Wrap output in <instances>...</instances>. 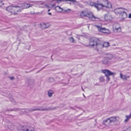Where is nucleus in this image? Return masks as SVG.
I'll return each instance as SVG.
<instances>
[{
	"label": "nucleus",
	"instance_id": "f257e3e1",
	"mask_svg": "<svg viewBox=\"0 0 131 131\" xmlns=\"http://www.w3.org/2000/svg\"><path fill=\"white\" fill-rule=\"evenodd\" d=\"M110 44L108 42L102 43L100 42L98 39L95 38H91L89 44V46H92L97 51L103 47H107Z\"/></svg>",
	"mask_w": 131,
	"mask_h": 131
},
{
	"label": "nucleus",
	"instance_id": "1a4fd4ad",
	"mask_svg": "<svg viewBox=\"0 0 131 131\" xmlns=\"http://www.w3.org/2000/svg\"><path fill=\"white\" fill-rule=\"evenodd\" d=\"M13 5L11 6H9L7 7L6 8V10H7L9 12H10L12 14H16V12L13 11V9H14ZM15 9V8L14 9Z\"/></svg>",
	"mask_w": 131,
	"mask_h": 131
},
{
	"label": "nucleus",
	"instance_id": "f704fd0d",
	"mask_svg": "<svg viewBox=\"0 0 131 131\" xmlns=\"http://www.w3.org/2000/svg\"><path fill=\"white\" fill-rule=\"evenodd\" d=\"M63 11H64V12H67V10H63Z\"/></svg>",
	"mask_w": 131,
	"mask_h": 131
},
{
	"label": "nucleus",
	"instance_id": "6ab92c4d",
	"mask_svg": "<svg viewBox=\"0 0 131 131\" xmlns=\"http://www.w3.org/2000/svg\"><path fill=\"white\" fill-rule=\"evenodd\" d=\"M87 14L88 13H86V12H82L81 13L80 16L82 17L87 16Z\"/></svg>",
	"mask_w": 131,
	"mask_h": 131
},
{
	"label": "nucleus",
	"instance_id": "c756f323",
	"mask_svg": "<svg viewBox=\"0 0 131 131\" xmlns=\"http://www.w3.org/2000/svg\"><path fill=\"white\" fill-rule=\"evenodd\" d=\"M67 1H70L73 3H76L77 2L75 0H67Z\"/></svg>",
	"mask_w": 131,
	"mask_h": 131
},
{
	"label": "nucleus",
	"instance_id": "58836bf2",
	"mask_svg": "<svg viewBox=\"0 0 131 131\" xmlns=\"http://www.w3.org/2000/svg\"><path fill=\"white\" fill-rule=\"evenodd\" d=\"M46 110V109H42V111H43V110Z\"/></svg>",
	"mask_w": 131,
	"mask_h": 131
},
{
	"label": "nucleus",
	"instance_id": "aec40b11",
	"mask_svg": "<svg viewBox=\"0 0 131 131\" xmlns=\"http://www.w3.org/2000/svg\"><path fill=\"white\" fill-rule=\"evenodd\" d=\"M48 95L49 97L52 96V95L53 93V91L52 90H49L48 91Z\"/></svg>",
	"mask_w": 131,
	"mask_h": 131
},
{
	"label": "nucleus",
	"instance_id": "a19ab883",
	"mask_svg": "<svg viewBox=\"0 0 131 131\" xmlns=\"http://www.w3.org/2000/svg\"><path fill=\"white\" fill-rule=\"evenodd\" d=\"M50 10V9H48V12Z\"/></svg>",
	"mask_w": 131,
	"mask_h": 131
},
{
	"label": "nucleus",
	"instance_id": "a878e982",
	"mask_svg": "<svg viewBox=\"0 0 131 131\" xmlns=\"http://www.w3.org/2000/svg\"><path fill=\"white\" fill-rule=\"evenodd\" d=\"M100 81L102 82L104 81L105 79L104 78V77H101L100 79Z\"/></svg>",
	"mask_w": 131,
	"mask_h": 131
},
{
	"label": "nucleus",
	"instance_id": "393cba45",
	"mask_svg": "<svg viewBox=\"0 0 131 131\" xmlns=\"http://www.w3.org/2000/svg\"><path fill=\"white\" fill-rule=\"evenodd\" d=\"M69 39L71 42L72 43L74 42V40L73 37L69 38Z\"/></svg>",
	"mask_w": 131,
	"mask_h": 131
},
{
	"label": "nucleus",
	"instance_id": "cd10ccee",
	"mask_svg": "<svg viewBox=\"0 0 131 131\" xmlns=\"http://www.w3.org/2000/svg\"><path fill=\"white\" fill-rule=\"evenodd\" d=\"M49 81L51 82H53L54 81V80L53 78H51L49 79Z\"/></svg>",
	"mask_w": 131,
	"mask_h": 131
},
{
	"label": "nucleus",
	"instance_id": "2f4dec72",
	"mask_svg": "<svg viewBox=\"0 0 131 131\" xmlns=\"http://www.w3.org/2000/svg\"><path fill=\"white\" fill-rule=\"evenodd\" d=\"M10 78L12 80H13L14 79V77H10Z\"/></svg>",
	"mask_w": 131,
	"mask_h": 131
},
{
	"label": "nucleus",
	"instance_id": "39448f33",
	"mask_svg": "<svg viewBox=\"0 0 131 131\" xmlns=\"http://www.w3.org/2000/svg\"><path fill=\"white\" fill-rule=\"evenodd\" d=\"M95 26L97 28L98 30L100 32L108 34L111 33L110 31L108 29H106L105 28H102L97 25H95Z\"/></svg>",
	"mask_w": 131,
	"mask_h": 131
},
{
	"label": "nucleus",
	"instance_id": "c85d7f7f",
	"mask_svg": "<svg viewBox=\"0 0 131 131\" xmlns=\"http://www.w3.org/2000/svg\"><path fill=\"white\" fill-rule=\"evenodd\" d=\"M3 0H0V6L3 5L4 4V3H3Z\"/></svg>",
	"mask_w": 131,
	"mask_h": 131
},
{
	"label": "nucleus",
	"instance_id": "423d86ee",
	"mask_svg": "<svg viewBox=\"0 0 131 131\" xmlns=\"http://www.w3.org/2000/svg\"><path fill=\"white\" fill-rule=\"evenodd\" d=\"M21 131H35L34 128L28 125H26L23 126L21 129Z\"/></svg>",
	"mask_w": 131,
	"mask_h": 131
},
{
	"label": "nucleus",
	"instance_id": "412c9836",
	"mask_svg": "<svg viewBox=\"0 0 131 131\" xmlns=\"http://www.w3.org/2000/svg\"><path fill=\"white\" fill-rule=\"evenodd\" d=\"M126 118L124 121L125 122H127L130 118H131V116L130 115H126Z\"/></svg>",
	"mask_w": 131,
	"mask_h": 131
},
{
	"label": "nucleus",
	"instance_id": "dca6fc26",
	"mask_svg": "<svg viewBox=\"0 0 131 131\" xmlns=\"http://www.w3.org/2000/svg\"><path fill=\"white\" fill-rule=\"evenodd\" d=\"M55 10L58 12H61L63 10V9L60 7L59 6H57L55 7Z\"/></svg>",
	"mask_w": 131,
	"mask_h": 131
},
{
	"label": "nucleus",
	"instance_id": "7ed1b4c3",
	"mask_svg": "<svg viewBox=\"0 0 131 131\" xmlns=\"http://www.w3.org/2000/svg\"><path fill=\"white\" fill-rule=\"evenodd\" d=\"M119 117L118 116H112L106 119L103 121V123L106 125H110L112 123H115L118 121Z\"/></svg>",
	"mask_w": 131,
	"mask_h": 131
},
{
	"label": "nucleus",
	"instance_id": "6e6552de",
	"mask_svg": "<svg viewBox=\"0 0 131 131\" xmlns=\"http://www.w3.org/2000/svg\"><path fill=\"white\" fill-rule=\"evenodd\" d=\"M20 6H18L19 7H21V9L31 7L32 5H31L29 4L25 3L24 4H20Z\"/></svg>",
	"mask_w": 131,
	"mask_h": 131
},
{
	"label": "nucleus",
	"instance_id": "9b49d317",
	"mask_svg": "<svg viewBox=\"0 0 131 131\" xmlns=\"http://www.w3.org/2000/svg\"><path fill=\"white\" fill-rule=\"evenodd\" d=\"M123 11V9L122 8H116L114 10V12L116 14L117 13L121 14Z\"/></svg>",
	"mask_w": 131,
	"mask_h": 131
},
{
	"label": "nucleus",
	"instance_id": "ddd939ff",
	"mask_svg": "<svg viewBox=\"0 0 131 131\" xmlns=\"http://www.w3.org/2000/svg\"><path fill=\"white\" fill-rule=\"evenodd\" d=\"M89 4L90 6H94L98 10H99V8L98 7V3H95L93 2H90Z\"/></svg>",
	"mask_w": 131,
	"mask_h": 131
},
{
	"label": "nucleus",
	"instance_id": "5701e85b",
	"mask_svg": "<svg viewBox=\"0 0 131 131\" xmlns=\"http://www.w3.org/2000/svg\"><path fill=\"white\" fill-rule=\"evenodd\" d=\"M122 16L123 18H125L127 17V14L124 11L122 14Z\"/></svg>",
	"mask_w": 131,
	"mask_h": 131
},
{
	"label": "nucleus",
	"instance_id": "f8f14e48",
	"mask_svg": "<svg viewBox=\"0 0 131 131\" xmlns=\"http://www.w3.org/2000/svg\"><path fill=\"white\" fill-rule=\"evenodd\" d=\"M34 82V80L32 79H27L26 84L27 85L29 86L33 84Z\"/></svg>",
	"mask_w": 131,
	"mask_h": 131
},
{
	"label": "nucleus",
	"instance_id": "4be33fe9",
	"mask_svg": "<svg viewBox=\"0 0 131 131\" xmlns=\"http://www.w3.org/2000/svg\"><path fill=\"white\" fill-rule=\"evenodd\" d=\"M108 61V60L105 57L102 61V62L104 64H106L107 63Z\"/></svg>",
	"mask_w": 131,
	"mask_h": 131
},
{
	"label": "nucleus",
	"instance_id": "a211bd4d",
	"mask_svg": "<svg viewBox=\"0 0 131 131\" xmlns=\"http://www.w3.org/2000/svg\"><path fill=\"white\" fill-rule=\"evenodd\" d=\"M40 110V109H33L31 108H29L27 109L26 110L25 112L26 113V112H27L28 111L29 112H31L33 111H34L35 110Z\"/></svg>",
	"mask_w": 131,
	"mask_h": 131
},
{
	"label": "nucleus",
	"instance_id": "7c9ffc66",
	"mask_svg": "<svg viewBox=\"0 0 131 131\" xmlns=\"http://www.w3.org/2000/svg\"><path fill=\"white\" fill-rule=\"evenodd\" d=\"M71 10L70 9H67V12L69 13L71 11Z\"/></svg>",
	"mask_w": 131,
	"mask_h": 131
},
{
	"label": "nucleus",
	"instance_id": "4c0bfd02",
	"mask_svg": "<svg viewBox=\"0 0 131 131\" xmlns=\"http://www.w3.org/2000/svg\"><path fill=\"white\" fill-rule=\"evenodd\" d=\"M82 87V90L83 91H84V89H83V88L82 86V87Z\"/></svg>",
	"mask_w": 131,
	"mask_h": 131
},
{
	"label": "nucleus",
	"instance_id": "9d476101",
	"mask_svg": "<svg viewBox=\"0 0 131 131\" xmlns=\"http://www.w3.org/2000/svg\"><path fill=\"white\" fill-rule=\"evenodd\" d=\"M87 16L90 19L93 21L95 20L96 17L94 16L92 13L88 12Z\"/></svg>",
	"mask_w": 131,
	"mask_h": 131
},
{
	"label": "nucleus",
	"instance_id": "79ce46f5",
	"mask_svg": "<svg viewBox=\"0 0 131 131\" xmlns=\"http://www.w3.org/2000/svg\"><path fill=\"white\" fill-rule=\"evenodd\" d=\"M13 110H11V111H13Z\"/></svg>",
	"mask_w": 131,
	"mask_h": 131
},
{
	"label": "nucleus",
	"instance_id": "f03ea898",
	"mask_svg": "<svg viewBox=\"0 0 131 131\" xmlns=\"http://www.w3.org/2000/svg\"><path fill=\"white\" fill-rule=\"evenodd\" d=\"M98 6L100 10L104 7L107 8H111L112 6L111 3L108 0H99L97 1Z\"/></svg>",
	"mask_w": 131,
	"mask_h": 131
},
{
	"label": "nucleus",
	"instance_id": "b1692460",
	"mask_svg": "<svg viewBox=\"0 0 131 131\" xmlns=\"http://www.w3.org/2000/svg\"><path fill=\"white\" fill-rule=\"evenodd\" d=\"M114 29L116 31H117L118 32H119L121 31V28L120 27H119L118 28H115Z\"/></svg>",
	"mask_w": 131,
	"mask_h": 131
},
{
	"label": "nucleus",
	"instance_id": "0eeeda50",
	"mask_svg": "<svg viewBox=\"0 0 131 131\" xmlns=\"http://www.w3.org/2000/svg\"><path fill=\"white\" fill-rule=\"evenodd\" d=\"M20 6V4H18L17 5H13V8H15V9H13V11L16 12V14H14V15H16L18 13L20 12L21 11V7H19L18 6Z\"/></svg>",
	"mask_w": 131,
	"mask_h": 131
},
{
	"label": "nucleus",
	"instance_id": "ea45409f",
	"mask_svg": "<svg viewBox=\"0 0 131 131\" xmlns=\"http://www.w3.org/2000/svg\"><path fill=\"white\" fill-rule=\"evenodd\" d=\"M106 16H107V15H105V18H106Z\"/></svg>",
	"mask_w": 131,
	"mask_h": 131
},
{
	"label": "nucleus",
	"instance_id": "c9c22d12",
	"mask_svg": "<svg viewBox=\"0 0 131 131\" xmlns=\"http://www.w3.org/2000/svg\"><path fill=\"white\" fill-rule=\"evenodd\" d=\"M48 14L49 15H51V13H48Z\"/></svg>",
	"mask_w": 131,
	"mask_h": 131
},
{
	"label": "nucleus",
	"instance_id": "e433bc0d",
	"mask_svg": "<svg viewBox=\"0 0 131 131\" xmlns=\"http://www.w3.org/2000/svg\"><path fill=\"white\" fill-rule=\"evenodd\" d=\"M83 94V96L85 98V95H84V94Z\"/></svg>",
	"mask_w": 131,
	"mask_h": 131
},
{
	"label": "nucleus",
	"instance_id": "2eb2a0df",
	"mask_svg": "<svg viewBox=\"0 0 131 131\" xmlns=\"http://www.w3.org/2000/svg\"><path fill=\"white\" fill-rule=\"evenodd\" d=\"M120 76L121 78L124 80H126L127 79L129 78V76L124 75L121 73H120Z\"/></svg>",
	"mask_w": 131,
	"mask_h": 131
},
{
	"label": "nucleus",
	"instance_id": "bb28decb",
	"mask_svg": "<svg viewBox=\"0 0 131 131\" xmlns=\"http://www.w3.org/2000/svg\"><path fill=\"white\" fill-rule=\"evenodd\" d=\"M55 1H56L58 3L62 1L67 2V0H55Z\"/></svg>",
	"mask_w": 131,
	"mask_h": 131
},
{
	"label": "nucleus",
	"instance_id": "f3484780",
	"mask_svg": "<svg viewBox=\"0 0 131 131\" xmlns=\"http://www.w3.org/2000/svg\"><path fill=\"white\" fill-rule=\"evenodd\" d=\"M105 57L108 60L112 59L113 57V56L112 54H108Z\"/></svg>",
	"mask_w": 131,
	"mask_h": 131
},
{
	"label": "nucleus",
	"instance_id": "4468645a",
	"mask_svg": "<svg viewBox=\"0 0 131 131\" xmlns=\"http://www.w3.org/2000/svg\"><path fill=\"white\" fill-rule=\"evenodd\" d=\"M41 26L42 29H45L48 28L50 26V25L48 23H43L41 24Z\"/></svg>",
	"mask_w": 131,
	"mask_h": 131
},
{
	"label": "nucleus",
	"instance_id": "20e7f679",
	"mask_svg": "<svg viewBox=\"0 0 131 131\" xmlns=\"http://www.w3.org/2000/svg\"><path fill=\"white\" fill-rule=\"evenodd\" d=\"M102 71L103 73L105 74V76L107 78V80L108 81H109L110 79L109 76L115 74L114 73L111 72L110 71L107 70H102Z\"/></svg>",
	"mask_w": 131,
	"mask_h": 131
},
{
	"label": "nucleus",
	"instance_id": "473e14b6",
	"mask_svg": "<svg viewBox=\"0 0 131 131\" xmlns=\"http://www.w3.org/2000/svg\"><path fill=\"white\" fill-rule=\"evenodd\" d=\"M129 18H131V14H130L129 15Z\"/></svg>",
	"mask_w": 131,
	"mask_h": 131
},
{
	"label": "nucleus",
	"instance_id": "72a5a7b5",
	"mask_svg": "<svg viewBox=\"0 0 131 131\" xmlns=\"http://www.w3.org/2000/svg\"><path fill=\"white\" fill-rule=\"evenodd\" d=\"M56 5L55 4H53L52 5V7H53L54 6H55Z\"/></svg>",
	"mask_w": 131,
	"mask_h": 131
}]
</instances>
